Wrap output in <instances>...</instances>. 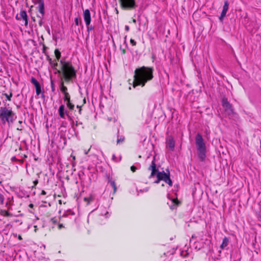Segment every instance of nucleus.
I'll return each instance as SVG.
<instances>
[{
    "label": "nucleus",
    "instance_id": "6e6552de",
    "mask_svg": "<svg viewBox=\"0 0 261 261\" xmlns=\"http://www.w3.org/2000/svg\"><path fill=\"white\" fill-rule=\"evenodd\" d=\"M33 3L35 5H38L37 9L39 13L41 14V16H38L41 19H42L45 14V9H44V0H33Z\"/></svg>",
    "mask_w": 261,
    "mask_h": 261
},
{
    "label": "nucleus",
    "instance_id": "9d476101",
    "mask_svg": "<svg viewBox=\"0 0 261 261\" xmlns=\"http://www.w3.org/2000/svg\"><path fill=\"white\" fill-rule=\"evenodd\" d=\"M84 19L86 25H90L91 21V14L89 9H86L83 12Z\"/></svg>",
    "mask_w": 261,
    "mask_h": 261
},
{
    "label": "nucleus",
    "instance_id": "603ef678",
    "mask_svg": "<svg viewBox=\"0 0 261 261\" xmlns=\"http://www.w3.org/2000/svg\"><path fill=\"white\" fill-rule=\"evenodd\" d=\"M72 157L73 160H75V156H72Z\"/></svg>",
    "mask_w": 261,
    "mask_h": 261
},
{
    "label": "nucleus",
    "instance_id": "dca6fc26",
    "mask_svg": "<svg viewBox=\"0 0 261 261\" xmlns=\"http://www.w3.org/2000/svg\"><path fill=\"white\" fill-rule=\"evenodd\" d=\"M67 112L65 110V107L63 105H61L59 108V114L61 118L65 119V114Z\"/></svg>",
    "mask_w": 261,
    "mask_h": 261
},
{
    "label": "nucleus",
    "instance_id": "09e8293b",
    "mask_svg": "<svg viewBox=\"0 0 261 261\" xmlns=\"http://www.w3.org/2000/svg\"><path fill=\"white\" fill-rule=\"evenodd\" d=\"M34 182V184L36 185H37V183H38V181H37V180H36V181H35Z\"/></svg>",
    "mask_w": 261,
    "mask_h": 261
},
{
    "label": "nucleus",
    "instance_id": "423d86ee",
    "mask_svg": "<svg viewBox=\"0 0 261 261\" xmlns=\"http://www.w3.org/2000/svg\"><path fill=\"white\" fill-rule=\"evenodd\" d=\"M122 8L133 9L137 7L135 0H119Z\"/></svg>",
    "mask_w": 261,
    "mask_h": 261
},
{
    "label": "nucleus",
    "instance_id": "a19ab883",
    "mask_svg": "<svg viewBox=\"0 0 261 261\" xmlns=\"http://www.w3.org/2000/svg\"><path fill=\"white\" fill-rule=\"evenodd\" d=\"M129 27L128 25H125V30L126 31H128L129 30Z\"/></svg>",
    "mask_w": 261,
    "mask_h": 261
},
{
    "label": "nucleus",
    "instance_id": "7ed1b4c3",
    "mask_svg": "<svg viewBox=\"0 0 261 261\" xmlns=\"http://www.w3.org/2000/svg\"><path fill=\"white\" fill-rule=\"evenodd\" d=\"M149 170L151 171L149 178L150 179L155 178L153 181L154 183L158 184L161 180H163L169 186L171 187L172 186V181L170 177L169 171L167 170V173L164 171H159L158 169L156 167L154 158L152 161L151 164L149 167Z\"/></svg>",
    "mask_w": 261,
    "mask_h": 261
},
{
    "label": "nucleus",
    "instance_id": "5701e85b",
    "mask_svg": "<svg viewBox=\"0 0 261 261\" xmlns=\"http://www.w3.org/2000/svg\"><path fill=\"white\" fill-rule=\"evenodd\" d=\"M124 140V137L121 136H118L117 140V144H120L122 143Z\"/></svg>",
    "mask_w": 261,
    "mask_h": 261
},
{
    "label": "nucleus",
    "instance_id": "3c124183",
    "mask_svg": "<svg viewBox=\"0 0 261 261\" xmlns=\"http://www.w3.org/2000/svg\"><path fill=\"white\" fill-rule=\"evenodd\" d=\"M39 25L41 26L42 25V21L41 20L39 22Z\"/></svg>",
    "mask_w": 261,
    "mask_h": 261
},
{
    "label": "nucleus",
    "instance_id": "c85d7f7f",
    "mask_svg": "<svg viewBox=\"0 0 261 261\" xmlns=\"http://www.w3.org/2000/svg\"><path fill=\"white\" fill-rule=\"evenodd\" d=\"M86 27H87L88 32H89L90 31H91L94 29V27H92V25H90V24L88 25H86Z\"/></svg>",
    "mask_w": 261,
    "mask_h": 261
},
{
    "label": "nucleus",
    "instance_id": "aec40b11",
    "mask_svg": "<svg viewBox=\"0 0 261 261\" xmlns=\"http://www.w3.org/2000/svg\"><path fill=\"white\" fill-rule=\"evenodd\" d=\"M109 183L110 184V185L112 187L114 190V193H115L116 191L117 188L115 184V182L114 180H112L111 179H109Z\"/></svg>",
    "mask_w": 261,
    "mask_h": 261
},
{
    "label": "nucleus",
    "instance_id": "6e6d98bb",
    "mask_svg": "<svg viewBox=\"0 0 261 261\" xmlns=\"http://www.w3.org/2000/svg\"><path fill=\"white\" fill-rule=\"evenodd\" d=\"M133 22H136V20L135 19H133Z\"/></svg>",
    "mask_w": 261,
    "mask_h": 261
},
{
    "label": "nucleus",
    "instance_id": "e433bc0d",
    "mask_svg": "<svg viewBox=\"0 0 261 261\" xmlns=\"http://www.w3.org/2000/svg\"><path fill=\"white\" fill-rule=\"evenodd\" d=\"M47 60L49 61V64H51L53 62V60L49 57H47Z\"/></svg>",
    "mask_w": 261,
    "mask_h": 261
},
{
    "label": "nucleus",
    "instance_id": "72a5a7b5",
    "mask_svg": "<svg viewBox=\"0 0 261 261\" xmlns=\"http://www.w3.org/2000/svg\"><path fill=\"white\" fill-rule=\"evenodd\" d=\"M196 237L195 235L192 236V239L190 240V243H196V241H194V242L193 241L194 239L195 238H196Z\"/></svg>",
    "mask_w": 261,
    "mask_h": 261
},
{
    "label": "nucleus",
    "instance_id": "20e7f679",
    "mask_svg": "<svg viewBox=\"0 0 261 261\" xmlns=\"http://www.w3.org/2000/svg\"><path fill=\"white\" fill-rule=\"evenodd\" d=\"M16 118L15 114L11 109L6 107H0V119L3 123L13 122Z\"/></svg>",
    "mask_w": 261,
    "mask_h": 261
},
{
    "label": "nucleus",
    "instance_id": "c9c22d12",
    "mask_svg": "<svg viewBox=\"0 0 261 261\" xmlns=\"http://www.w3.org/2000/svg\"><path fill=\"white\" fill-rule=\"evenodd\" d=\"M63 224H58V229H61V228H63Z\"/></svg>",
    "mask_w": 261,
    "mask_h": 261
},
{
    "label": "nucleus",
    "instance_id": "2eb2a0df",
    "mask_svg": "<svg viewBox=\"0 0 261 261\" xmlns=\"http://www.w3.org/2000/svg\"><path fill=\"white\" fill-rule=\"evenodd\" d=\"M190 251L188 246H184V248L180 249V254L182 257H186L190 254Z\"/></svg>",
    "mask_w": 261,
    "mask_h": 261
},
{
    "label": "nucleus",
    "instance_id": "c756f323",
    "mask_svg": "<svg viewBox=\"0 0 261 261\" xmlns=\"http://www.w3.org/2000/svg\"><path fill=\"white\" fill-rule=\"evenodd\" d=\"M228 243V238L225 237L223 239L222 244L221 245H227V244Z\"/></svg>",
    "mask_w": 261,
    "mask_h": 261
},
{
    "label": "nucleus",
    "instance_id": "b1692460",
    "mask_svg": "<svg viewBox=\"0 0 261 261\" xmlns=\"http://www.w3.org/2000/svg\"><path fill=\"white\" fill-rule=\"evenodd\" d=\"M64 95V101H66L67 102H68V101H70V95H69V94L68 93H65Z\"/></svg>",
    "mask_w": 261,
    "mask_h": 261
},
{
    "label": "nucleus",
    "instance_id": "412c9836",
    "mask_svg": "<svg viewBox=\"0 0 261 261\" xmlns=\"http://www.w3.org/2000/svg\"><path fill=\"white\" fill-rule=\"evenodd\" d=\"M74 215V212H73L71 210H68L63 214V217H67L69 216L70 215Z\"/></svg>",
    "mask_w": 261,
    "mask_h": 261
},
{
    "label": "nucleus",
    "instance_id": "49530a36",
    "mask_svg": "<svg viewBox=\"0 0 261 261\" xmlns=\"http://www.w3.org/2000/svg\"><path fill=\"white\" fill-rule=\"evenodd\" d=\"M81 110H82L81 108H80V109H79V113H80V114H81Z\"/></svg>",
    "mask_w": 261,
    "mask_h": 261
},
{
    "label": "nucleus",
    "instance_id": "79ce46f5",
    "mask_svg": "<svg viewBox=\"0 0 261 261\" xmlns=\"http://www.w3.org/2000/svg\"><path fill=\"white\" fill-rule=\"evenodd\" d=\"M147 191H148V189H147V188H146V189H143V190H140V192H147Z\"/></svg>",
    "mask_w": 261,
    "mask_h": 261
},
{
    "label": "nucleus",
    "instance_id": "37998d69",
    "mask_svg": "<svg viewBox=\"0 0 261 261\" xmlns=\"http://www.w3.org/2000/svg\"><path fill=\"white\" fill-rule=\"evenodd\" d=\"M46 194V192L44 190H42V192H41V194L42 195H45Z\"/></svg>",
    "mask_w": 261,
    "mask_h": 261
},
{
    "label": "nucleus",
    "instance_id": "0eeeda50",
    "mask_svg": "<svg viewBox=\"0 0 261 261\" xmlns=\"http://www.w3.org/2000/svg\"><path fill=\"white\" fill-rule=\"evenodd\" d=\"M31 82L34 85L35 87L36 93L37 95L39 96L40 94H41V98H44L45 95L43 92H42L41 85L39 84V83L37 81V80L35 77H32L31 79Z\"/></svg>",
    "mask_w": 261,
    "mask_h": 261
},
{
    "label": "nucleus",
    "instance_id": "4c0bfd02",
    "mask_svg": "<svg viewBox=\"0 0 261 261\" xmlns=\"http://www.w3.org/2000/svg\"><path fill=\"white\" fill-rule=\"evenodd\" d=\"M47 60L49 61V64H51L53 62V60L49 57H47Z\"/></svg>",
    "mask_w": 261,
    "mask_h": 261
},
{
    "label": "nucleus",
    "instance_id": "de8ad7c7",
    "mask_svg": "<svg viewBox=\"0 0 261 261\" xmlns=\"http://www.w3.org/2000/svg\"><path fill=\"white\" fill-rule=\"evenodd\" d=\"M34 228H35V231L36 232L37 231V226H34Z\"/></svg>",
    "mask_w": 261,
    "mask_h": 261
},
{
    "label": "nucleus",
    "instance_id": "cd10ccee",
    "mask_svg": "<svg viewBox=\"0 0 261 261\" xmlns=\"http://www.w3.org/2000/svg\"><path fill=\"white\" fill-rule=\"evenodd\" d=\"M5 197L4 195L0 193V204H3L4 203Z\"/></svg>",
    "mask_w": 261,
    "mask_h": 261
},
{
    "label": "nucleus",
    "instance_id": "4d7b16f0",
    "mask_svg": "<svg viewBox=\"0 0 261 261\" xmlns=\"http://www.w3.org/2000/svg\"><path fill=\"white\" fill-rule=\"evenodd\" d=\"M19 239H21V237H20V236H19Z\"/></svg>",
    "mask_w": 261,
    "mask_h": 261
},
{
    "label": "nucleus",
    "instance_id": "4be33fe9",
    "mask_svg": "<svg viewBox=\"0 0 261 261\" xmlns=\"http://www.w3.org/2000/svg\"><path fill=\"white\" fill-rule=\"evenodd\" d=\"M55 54L56 56V57L57 58V60L58 61L59 60L60 57H61V53L58 49H56L55 50Z\"/></svg>",
    "mask_w": 261,
    "mask_h": 261
},
{
    "label": "nucleus",
    "instance_id": "1a4fd4ad",
    "mask_svg": "<svg viewBox=\"0 0 261 261\" xmlns=\"http://www.w3.org/2000/svg\"><path fill=\"white\" fill-rule=\"evenodd\" d=\"M222 106L226 111L230 113H233V109L231 105L228 101L227 99L223 97L222 100Z\"/></svg>",
    "mask_w": 261,
    "mask_h": 261
},
{
    "label": "nucleus",
    "instance_id": "9b49d317",
    "mask_svg": "<svg viewBox=\"0 0 261 261\" xmlns=\"http://www.w3.org/2000/svg\"><path fill=\"white\" fill-rule=\"evenodd\" d=\"M167 147L173 151L175 147V141L172 136H168L166 140Z\"/></svg>",
    "mask_w": 261,
    "mask_h": 261
},
{
    "label": "nucleus",
    "instance_id": "f8f14e48",
    "mask_svg": "<svg viewBox=\"0 0 261 261\" xmlns=\"http://www.w3.org/2000/svg\"><path fill=\"white\" fill-rule=\"evenodd\" d=\"M97 211L100 216H105L106 218H108L110 216V214L107 211L106 207H98Z\"/></svg>",
    "mask_w": 261,
    "mask_h": 261
},
{
    "label": "nucleus",
    "instance_id": "864d4df0",
    "mask_svg": "<svg viewBox=\"0 0 261 261\" xmlns=\"http://www.w3.org/2000/svg\"><path fill=\"white\" fill-rule=\"evenodd\" d=\"M85 199V201L88 200V198H85V199Z\"/></svg>",
    "mask_w": 261,
    "mask_h": 261
},
{
    "label": "nucleus",
    "instance_id": "4468645a",
    "mask_svg": "<svg viewBox=\"0 0 261 261\" xmlns=\"http://www.w3.org/2000/svg\"><path fill=\"white\" fill-rule=\"evenodd\" d=\"M229 4L227 1H225L223 7V10L221 12V14L219 17V19L220 20H222L223 18L226 16V13L228 10Z\"/></svg>",
    "mask_w": 261,
    "mask_h": 261
},
{
    "label": "nucleus",
    "instance_id": "c03bdc74",
    "mask_svg": "<svg viewBox=\"0 0 261 261\" xmlns=\"http://www.w3.org/2000/svg\"><path fill=\"white\" fill-rule=\"evenodd\" d=\"M90 149V148H89L88 150H85V152H84L85 154H87L88 152L89 151Z\"/></svg>",
    "mask_w": 261,
    "mask_h": 261
},
{
    "label": "nucleus",
    "instance_id": "f03ea898",
    "mask_svg": "<svg viewBox=\"0 0 261 261\" xmlns=\"http://www.w3.org/2000/svg\"><path fill=\"white\" fill-rule=\"evenodd\" d=\"M61 69L58 70V73L61 75V80L66 82H72L76 77V71L70 61L65 59L60 60Z\"/></svg>",
    "mask_w": 261,
    "mask_h": 261
},
{
    "label": "nucleus",
    "instance_id": "a18cd8bd",
    "mask_svg": "<svg viewBox=\"0 0 261 261\" xmlns=\"http://www.w3.org/2000/svg\"><path fill=\"white\" fill-rule=\"evenodd\" d=\"M51 88H52V91H54V86H53V82H51Z\"/></svg>",
    "mask_w": 261,
    "mask_h": 261
},
{
    "label": "nucleus",
    "instance_id": "a878e982",
    "mask_svg": "<svg viewBox=\"0 0 261 261\" xmlns=\"http://www.w3.org/2000/svg\"><path fill=\"white\" fill-rule=\"evenodd\" d=\"M50 65H51V66L53 68L55 69L58 65V63H57V60L53 61V62L51 64H50Z\"/></svg>",
    "mask_w": 261,
    "mask_h": 261
},
{
    "label": "nucleus",
    "instance_id": "f3484780",
    "mask_svg": "<svg viewBox=\"0 0 261 261\" xmlns=\"http://www.w3.org/2000/svg\"><path fill=\"white\" fill-rule=\"evenodd\" d=\"M171 209L173 210L175 208L178 204V200L177 199H172L170 200V202H168Z\"/></svg>",
    "mask_w": 261,
    "mask_h": 261
},
{
    "label": "nucleus",
    "instance_id": "393cba45",
    "mask_svg": "<svg viewBox=\"0 0 261 261\" xmlns=\"http://www.w3.org/2000/svg\"><path fill=\"white\" fill-rule=\"evenodd\" d=\"M67 106L70 110H73L74 107V105L71 103L70 101H68L67 102Z\"/></svg>",
    "mask_w": 261,
    "mask_h": 261
},
{
    "label": "nucleus",
    "instance_id": "8fccbe9b",
    "mask_svg": "<svg viewBox=\"0 0 261 261\" xmlns=\"http://www.w3.org/2000/svg\"><path fill=\"white\" fill-rule=\"evenodd\" d=\"M224 246H223V245L220 246V248H221V249H223Z\"/></svg>",
    "mask_w": 261,
    "mask_h": 261
},
{
    "label": "nucleus",
    "instance_id": "f704fd0d",
    "mask_svg": "<svg viewBox=\"0 0 261 261\" xmlns=\"http://www.w3.org/2000/svg\"><path fill=\"white\" fill-rule=\"evenodd\" d=\"M130 169H131V170H132L133 172H135V171H136V170H137V168H136V167L134 166H132L131 167Z\"/></svg>",
    "mask_w": 261,
    "mask_h": 261
},
{
    "label": "nucleus",
    "instance_id": "6ab92c4d",
    "mask_svg": "<svg viewBox=\"0 0 261 261\" xmlns=\"http://www.w3.org/2000/svg\"><path fill=\"white\" fill-rule=\"evenodd\" d=\"M0 215L6 217H10L12 215L8 211L0 210Z\"/></svg>",
    "mask_w": 261,
    "mask_h": 261
},
{
    "label": "nucleus",
    "instance_id": "39448f33",
    "mask_svg": "<svg viewBox=\"0 0 261 261\" xmlns=\"http://www.w3.org/2000/svg\"><path fill=\"white\" fill-rule=\"evenodd\" d=\"M195 143L199 159L203 161L206 157V147L202 136L197 134L195 137Z\"/></svg>",
    "mask_w": 261,
    "mask_h": 261
},
{
    "label": "nucleus",
    "instance_id": "5fc2aeb1",
    "mask_svg": "<svg viewBox=\"0 0 261 261\" xmlns=\"http://www.w3.org/2000/svg\"><path fill=\"white\" fill-rule=\"evenodd\" d=\"M77 108L79 109L80 108H81L80 106H77Z\"/></svg>",
    "mask_w": 261,
    "mask_h": 261
},
{
    "label": "nucleus",
    "instance_id": "58836bf2",
    "mask_svg": "<svg viewBox=\"0 0 261 261\" xmlns=\"http://www.w3.org/2000/svg\"><path fill=\"white\" fill-rule=\"evenodd\" d=\"M258 220L261 223V215L260 216H259L258 217ZM259 226H261V224H259Z\"/></svg>",
    "mask_w": 261,
    "mask_h": 261
},
{
    "label": "nucleus",
    "instance_id": "f257e3e1",
    "mask_svg": "<svg viewBox=\"0 0 261 261\" xmlns=\"http://www.w3.org/2000/svg\"><path fill=\"white\" fill-rule=\"evenodd\" d=\"M153 68L143 66L135 71L134 87L137 85L144 86L146 83L153 79Z\"/></svg>",
    "mask_w": 261,
    "mask_h": 261
},
{
    "label": "nucleus",
    "instance_id": "a211bd4d",
    "mask_svg": "<svg viewBox=\"0 0 261 261\" xmlns=\"http://www.w3.org/2000/svg\"><path fill=\"white\" fill-rule=\"evenodd\" d=\"M60 89L61 91L65 94V93H68L67 92V88L64 86V82L63 80H61L60 85Z\"/></svg>",
    "mask_w": 261,
    "mask_h": 261
},
{
    "label": "nucleus",
    "instance_id": "2f4dec72",
    "mask_svg": "<svg viewBox=\"0 0 261 261\" xmlns=\"http://www.w3.org/2000/svg\"><path fill=\"white\" fill-rule=\"evenodd\" d=\"M75 24L77 26L79 25V18L78 17H76L74 19Z\"/></svg>",
    "mask_w": 261,
    "mask_h": 261
},
{
    "label": "nucleus",
    "instance_id": "ddd939ff",
    "mask_svg": "<svg viewBox=\"0 0 261 261\" xmlns=\"http://www.w3.org/2000/svg\"><path fill=\"white\" fill-rule=\"evenodd\" d=\"M16 18L17 19H22V20H23L24 21V24L25 27H27L28 24V19L27 12L25 10L21 11L19 13V17L18 18L17 16Z\"/></svg>",
    "mask_w": 261,
    "mask_h": 261
},
{
    "label": "nucleus",
    "instance_id": "7c9ffc66",
    "mask_svg": "<svg viewBox=\"0 0 261 261\" xmlns=\"http://www.w3.org/2000/svg\"><path fill=\"white\" fill-rule=\"evenodd\" d=\"M5 96H6V97H7V99L8 100L10 101V100H11V97H12V94L11 93L10 94V95H8V94H5Z\"/></svg>",
    "mask_w": 261,
    "mask_h": 261
},
{
    "label": "nucleus",
    "instance_id": "ea45409f",
    "mask_svg": "<svg viewBox=\"0 0 261 261\" xmlns=\"http://www.w3.org/2000/svg\"><path fill=\"white\" fill-rule=\"evenodd\" d=\"M6 206H7V209H8V210H9L10 209V206H9L8 205V202H7V203H6Z\"/></svg>",
    "mask_w": 261,
    "mask_h": 261
},
{
    "label": "nucleus",
    "instance_id": "13d9d810",
    "mask_svg": "<svg viewBox=\"0 0 261 261\" xmlns=\"http://www.w3.org/2000/svg\"><path fill=\"white\" fill-rule=\"evenodd\" d=\"M32 205H33V204H30V206H32Z\"/></svg>",
    "mask_w": 261,
    "mask_h": 261
},
{
    "label": "nucleus",
    "instance_id": "473e14b6",
    "mask_svg": "<svg viewBox=\"0 0 261 261\" xmlns=\"http://www.w3.org/2000/svg\"><path fill=\"white\" fill-rule=\"evenodd\" d=\"M130 42L133 46H135L136 45V42L133 39H131L130 40Z\"/></svg>",
    "mask_w": 261,
    "mask_h": 261
},
{
    "label": "nucleus",
    "instance_id": "bb28decb",
    "mask_svg": "<svg viewBox=\"0 0 261 261\" xmlns=\"http://www.w3.org/2000/svg\"><path fill=\"white\" fill-rule=\"evenodd\" d=\"M112 159L115 162H119V161H120L121 158L119 156V157H117V156H116V155L115 154H113V156H112Z\"/></svg>",
    "mask_w": 261,
    "mask_h": 261
}]
</instances>
